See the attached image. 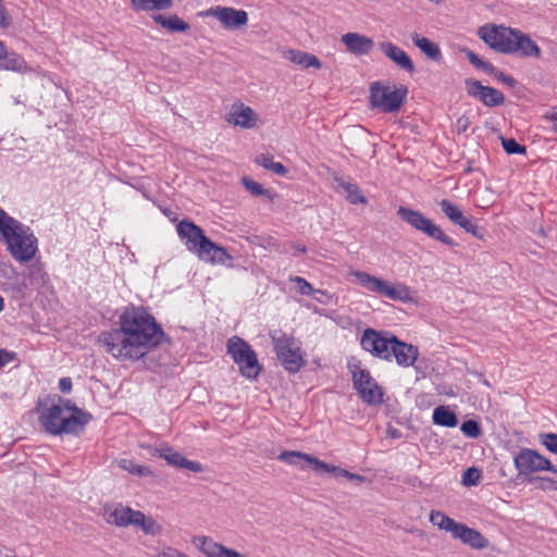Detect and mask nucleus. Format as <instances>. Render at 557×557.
Masks as SVG:
<instances>
[{"label":"nucleus","instance_id":"obj_1","mask_svg":"<svg viewBox=\"0 0 557 557\" xmlns=\"http://www.w3.org/2000/svg\"><path fill=\"white\" fill-rule=\"evenodd\" d=\"M120 327L99 336L107 352L121 360H138L157 346L163 332L144 307L129 306L119 319Z\"/></svg>","mask_w":557,"mask_h":557},{"label":"nucleus","instance_id":"obj_2","mask_svg":"<svg viewBox=\"0 0 557 557\" xmlns=\"http://www.w3.org/2000/svg\"><path fill=\"white\" fill-rule=\"evenodd\" d=\"M90 419L91 416L88 412L62 398L44 407L39 416L41 425L52 435L78 433Z\"/></svg>","mask_w":557,"mask_h":557},{"label":"nucleus","instance_id":"obj_3","mask_svg":"<svg viewBox=\"0 0 557 557\" xmlns=\"http://www.w3.org/2000/svg\"><path fill=\"white\" fill-rule=\"evenodd\" d=\"M0 239L18 262L32 260L37 251V239L29 227L10 216L0 208Z\"/></svg>","mask_w":557,"mask_h":557},{"label":"nucleus","instance_id":"obj_4","mask_svg":"<svg viewBox=\"0 0 557 557\" xmlns=\"http://www.w3.org/2000/svg\"><path fill=\"white\" fill-rule=\"evenodd\" d=\"M102 516L110 525L116 528L133 527L139 529L146 535L158 536L163 531L162 525L153 517L122 503L104 505Z\"/></svg>","mask_w":557,"mask_h":557},{"label":"nucleus","instance_id":"obj_5","mask_svg":"<svg viewBox=\"0 0 557 557\" xmlns=\"http://www.w3.org/2000/svg\"><path fill=\"white\" fill-rule=\"evenodd\" d=\"M348 275L352 282L370 293L377 294L394 301L411 302L414 293L405 283L391 282L388 280L372 275L366 271L350 269Z\"/></svg>","mask_w":557,"mask_h":557},{"label":"nucleus","instance_id":"obj_6","mask_svg":"<svg viewBox=\"0 0 557 557\" xmlns=\"http://www.w3.org/2000/svg\"><path fill=\"white\" fill-rule=\"evenodd\" d=\"M405 86H395L388 82H374L370 85V104L384 113L397 112L407 97Z\"/></svg>","mask_w":557,"mask_h":557},{"label":"nucleus","instance_id":"obj_7","mask_svg":"<svg viewBox=\"0 0 557 557\" xmlns=\"http://www.w3.org/2000/svg\"><path fill=\"white\" fill-rule=\"evenodd\" d=\"M273 346L285 370L288 372H298L305 366V359L300 343L294 336L287 334H273Z\"/></svg>","mask_w":557,"mask_h":557},{"label":"nucleus","instance_id":"obj_8","mask_svg":"<svg viewBox=\"0 0 557 557\" xmlns=\"http://www.w3.org/2000/svg\"><path fill=\"white\" fill-rule=\"evenodd\" d=\"M227 352L234 362L239 367L240 373L247 379H256L261 366L258 362L256 352L250 345L238 336H233L227 341Z\"/></svg>","mask_w":557,"mask_h":557},{"label":"nucleus","instance_id":"obj_9","mask_svg":"<svg viewBox=\"0 0 557 557\" xmlns=\"http://www.w3.org/2000/svg\"><path fill=\"white\" fill-rule=\"evenodd\" d=\"M398 216L411 227L423 234L445 244L455 246L456 243L449 237L440 225H436L432 220L424 216L421 212L407 207H399L397 211Z\"/></svg>","mask_w":557,"mask_h":557},{"label":"nucleus","instance_id":"obj_10","mask_svg":"<svg viewBox=\"0 0 557 557\" xmlns=\"http://www.w3.org/2000/svg\"><path fill=\"white\" fill-rule=\"evenodd\" d=\"M516 28L493 23L485 24L478 29V36L491 49L509 54L513 49Z\"/></svg>","mask_w":557,"mask_h":557},{"label":"nucleus","instance_id":"obj_11","mask_svg":"<svg viewBox=\"0 0 557 557\" xmlns=\"http://www.w3.org/2000/svg\"><path fill=\"white\" fill-rule=\"evenodd\" d=\"M350 372L355 388L361 399L368 405L375 406L383 401V391L370 372L359 364H350Z\"/></svg>","mask_w":557,"mask_h":557},{"label":"nucleus","instance_id":"obj_12","mask_svg":"<svg viewBox=\"0 0 557 557\" xmlns=\"http://www.w3.org/2000/svg\"><path fill=\"white\" fill-rule=\"evenodd\" d=\"M202 17L215 18L220 26L228 32L243 30L248 25V13L233 7L215 5L199 13Z\"/></svg>","mask_w":557,"mask_h":557},{"label":"nucleus","instance_id":"obj_13","mask_svg":"<svg viewBox=\"0 0 557 557\" xmlns=\"http://www.w3.org/2000/svg\"><path fill=\"white\" fill-rule=\"evenodd\" d=\"M513 462L520 474H531L541 471H549L557 474V468L547 458L530 448L521 449L515 456Z\"/></svg>","mask_w":557,"mask_h":557},{"label":"nucleus","instance_id":"obj_14","mask_svg":"<svg viewBox=\"0 0 557 557\" xmlns=\"http://www.w3.org/2000/svg\"><path fill=\"white\" fill-rule=\"evenodd\" d=\"M226 122L246 131L258 129L264 124L261 115L253 108L242 101H236L231 106L226 115Z\"/></svg>","mask_w":557,"mask_h":557},{"label":"nucleus","instance_id":"obj_15","mask_svg":"<svg viewBox=\"0 0 557 557\" xmlns=\"http://www.w3.org/2000/svg\"><path fill=\"white\" fill-rule=\"evenodd\" d=\"M395 337L368 329L361 337V347L376 358L392 361V347Z\"/></svg>","mask_w":557,"mask_h":557},{"label":"nucleus","instance_id":"obj_16","mask_svg":"<svg viewBox=\"0 0 557 557\" xmlns=\"http://www.w3.org/2000/svg\"><path fill=\"white\" fill-rule=\"evenodd\" d=\"M193 543L206 557H249L233 548H230L209 536H196Z\"/></svg>","mask_w":557,"mask_h":557},{"label":"nucleus","instance_id":"obj_17","mask_svg":"<svg viewBox=\"0 0 557 557\" xmlns=\"http://www.w3.org/2000/svg\"><path fill=\"white\" fill-rule=\"evenodd\" d=\"M438 206L441 207L442 212L450 222L461 227L467 233H470L474 236L478 235V226L474 224L473 219L467 216L458 206L447 199L441 200Z\"/></svg>","mask_w":557,"mask_h":557},{"label":"nucleus","instance_id":"obj_18","mask_svg":"<svg viewBox=\"0 0 557 557\" xmlns=\"http://www.w3.org/2000/svg\"><path fill=\"white\" fill-rule=\"evenodd\" d=\"M152 455L163 458L169 465L175 468L187 469L195 473L203 471V467L200 462L186 459L181 453L169 446L154 448Z\"/></svg>","mask_w":557,"mask_h":557},{"label":"nucleus","instance_id":"obj_19","mask_svg":"<svg viewBox=\"0 0 557 557\" xmlns=\"http://www.w3.org/2000/svg\"><path fill=\"white\" fill-rule=\"evenodd\" d=\"M467 92L480 99L487 107H496L504 102V95L497 89L488 86H483L480 82L474 79L466 81Z\"/></svg>","mask_w":557,"mask_h":557},{"label":"nucleus","instance_id":"obj_20","mask_svg":"<svg viewBox=\"0 0 557 557\" xmlns=\"http://www.w3.org/2000/svg\"><path fill=\"white\" fill-rule=\"evenodd\" d=\"M194 253L201 261L210 264H227L233 259L223 247L214 244L208 237Z\"/></svg>","mask_w":557,"mask_h":557},{"label":"nucleus","instance_id":"obj_21","mask_svg":"<svg viewBox=\"0 0 557 557\" xmlns=\"http://www.w3.org/2000/svg\"><path fill=\"white\" fill-rule=\"evenodd\" d=\"M176 231L188 251L193 253L207 238L205 232L198 225L189 221H181L176 226Z\"/></svg>","mask_w":557,"mask_h":557},{"label":"nucleus","instance_id":"obj_22","mask_svg":"<svg viewBox=\"0 0 557 557\" xmlns=\"http://www.w3.org/2000/svg\"><path fill=\"white\" fill-rule=\"evenodd\" d=\"M382 53L396 66L407 73H413L416 66L408 53L391 41H383L379 45Z\"/></svg>","mask_w":557,"mask_h":557},{"label":"nucleus","instance_id":"obj_23","mask_svg":"<svg viewBox=\"0 0 557 557\" xmlns=\"http://www.w3.org/2000/svg\"><path fill=\"white\" fill-rule=\"evenodd\" d=\"M341 42L345 46L347 52L362 57L371 52L374 47L372 38L359 33H346L341 37Z\"/></svg>","mask_w":557,"mask_h":557},{"label":"nucleus","instance_id":"obj_24","mask_svg":"<svg viewBox=\"0 0 557 557\" xmlns=\"http://www.w3.org/2000/svg\"><path fill=\"white\" fill-rule=\"evenodd\" d=\"M451 536L474 549H484L488 546V540L483 534L460 522Z\"/></svg>","mask_w":557,"mask_h":557},{"label":"nucleus","instance_id":"obj_25","mask_svg":"<svg viewBox=\"0 0 557 557\" xmlns=\"http://www.w3.org/2000/svg\"><path fill=\"white\" fill-rule=\"evenodd\" d=\"M513 49L511 53H519L524 58L540 59L542 55L541 48L539 45L531 39V37L520 29L516 28V35L513 36Z\"/></svg>","mask_w":557,"mask_h":557},{"label":"nucleus","instance_id":"obj_26","mask_svg":"<svg viewBox=\"0 0 557 557\" xmlns=\"http://www.w3.org/2000/svg\"><path fill=\"white\" fill-rule=\"evenodd\" d=\"M419 356V350L416 346L401 342L395 337L394 345L392 347V359L395 358L396 362L400 367H411L416 362Z\"/></svg>","mask_w":557,"mask_h":557},{"label":"nucleus","instance_id":"obj_27","mask_svg":"<svg viewBox=\"0 0 557 557\" xmlns=\"http://www.w3.org/2000/svg\"><path fill=\"white\" fill-rule=\"evenodd\" d=\"M284 58L290 63L300 66L302 70L322 69V62L318 57L302 50L289 49L284 53Z\"/></svg>","mask_w":557,"mask_h":557},{"label":"nucleus","instance_id":"obj_28","mask_svg":"<svg viewBox=\"0 0 557 557\" xmlns=\"http://www.w3.org/2000/svg\"><path fill=\"white\" fill-rule=\"evenodd\" d=\"M412 44L430 60L438 62L442 59V51L437 44L417 32L410 35Z\"/></svg>","mask_w":557,"mask_h":557},{"label":"nucleus","instance_id":"obj_29","mask_svg":"<svg viewBox=\"0 0 557 557\" xmlns=\"http://www.w3.org/2000/svg\"><path fill=\"white\" fill-rule=\"evenodd\" d=\"M152 20L157 24L172 33H185L189 29V24L175 14L170 16L156 14L152 16Z\"/></svg>","mask_w":557,"mask_h":557},{"label":"nucleus","instance_id":"obj_30","mask_svg":"<svg viewBox=\"0 0 557 557\" xmlns=\"http://www.w3.org/2000/svg\"><path fill=\"white\" fill-rule=\"evenodd\" d=\"M131 5L135 11H161L168 10L173 7L174 0H129Z\"/></svg>","mask_w":557,"mask_h":557},{"label":"nucleus","instance_id":"obj_31","mask_svg":"<svg viewBox=\"0 0 557 557\" xmlns=\"http://www.w3.org/2000/svg\"><path fill=\"white\" fill-rule=\"evenodd\" d=\"M433 422L441 426L455 428L458 424V418L447 406H438L433 411Z\"/></svg>","mask_w":557,"mask_h":557},{"label":"nucleus","instance_id":"obj_32","mask_svg":"<svg viewBox=\"0 0 557 557\" xmlns=\"http://www.w3.org/2000/svg\"><path fill=\"white\" fill-rule=\"evenodd\" d=\"M431 523L442 531H446L453 535L458 522L441 510H432L430 512Z\"/></svg>","mask_w":557,"mask_h":557},{"label":"nucleus","instance_id":"obj_33","mask_svg":"<svg viewBox=\"0 0 557 557\" xmlns=\"http://www.w3.org/2000/svg\"><path fill=\"white\" fill-rule=\"evenodd\" d=\"M278 460L286 462L290 466L300 467L301 469H305L304 463H308L309 455L296 451V450H285L278 455Z\"/></svg>","mask_w":557,"mask_h":557},{"label":"nucleus","instance_id":"obj_34","mask_svg":"<svg viewBox=\"0 0 557 557\" xmlns=\"http://www.w3.org/2000/svg\"><path fill=\"white\" fill-rule=\"evenodd\" d=\"M119 467L122 468L123 470L127 471L128 473L140 476V478L153 475V472L149 467L138 465L131 459L120 460Z\"/></svg>","mask_w":557,"mask_h":557},{"label":"nucleus","instance_id":"obj_35","mask_svg":"<svg viewBox=\"0 0 557 557\" xmlns=\"http://www.w3.org/2000/svg\"><path fill=\"white\" fill-rule=\"evenodd\" d=\"M336 181L338 182V185L346 191V198L350 203H367V198L363 195H361L357 185L349 182H344L342 180Z\"/></svg>","mask_w":557,"mask_h":557},{"label":"nucleus","instance_id":"obj_36","mask_svg":"<svg viewBox=\"0 0 557 557\" xmlns=\"http://www.w3.org/2000/svg\"><path fill=\"white\" fill-rule=\"evenodd\" d=\"M256 162L275 174L285 175L287 173V168L283 165L281 162H275L273 156L271 154H260L257 157Z\"/></svg>","mask_w":557,"mask_h":557},{"label":"nucleus","instance_id":"obj_37","mask_svg":"<svg viewBox=\"0 0 557 557\" xmlns=\"http://www.w3.org/2000/svg\"><path fill=\"white\" fill-rule=\"evenodd\" d=\"M3 57H4V61L2 63V67L4 70L21 72V73L27 71V64L22 57L15 54V53L8 54L7 52Z\"/></svg>","mask_w":557,"mask_h":557},{"label":"nucleus","instance_id":"obj_38","mask_svg":"<svg viewBox=\"0 0 557 557\" xmlns=\"http://www.w3.org/2000/svg\"><path fill=\"white\" fill-rule=\"evenodd\" d=\"M308 465L312 466L317 473H332L336 476L338 467L326 463L317 457L309 455Z\"/></svg>","mask_w":557,"mask_h":557},{"label":"nucleus","instance_id":"obj_39","mask_svg":"<svg viewBox=\"0 0 557 557\" xmlns=\"http://www.w3.org/2000/svg\"><path fill=\"white\" fill-rule=\"evenodd\" d=\"M529 483L535 484L542 491H557V480L548 476H532Z\"/></svg>","mask_w":557,"mask_h":557},{"label":"nucleus","instance_id":"obj_40","mask_svg":"<svg viewBox=\"0 0 557 557\" xmlns=\"http://www.w3.org/2000/svg\"><path fill=\"white\" fill-rule=\"evenodd\" d=\"M460 430L469 438H478L482 434L480 424L474 420L465 421L461 424Z\"/></svg>","mask_w":557,"mask_h":557},{"label":"nucleus","instance_id":"obj_41","mask_svg":"<svg viewBox=\"0 0 557 557\" xmlns=\"http://www.w3.org/2000/svg\"><path fill=\"white\" fill-rule=\"evenodd\" d=\"M467 58H468L469 62H470L473 66H475V67H478V69H481V70H483L484 72H486V73H488V74H492V73H494V72H495V67H494L492 64H490V63H487V62L483 61V60H482L478 54H475L473 51L468 50V51H467Z\"/></svg>","mask_w":557,"mask_h":557},{"label":"nucleus","instance_id":"obj_42","mask_svg":"<svg viewBox=\"0 0 557 557\" xmlns=\"http://www.w3.org/2000/svg\"><path fill=\"white\" fill-rule=\"evenodd\" d=\"M481 480V472L476 468H469L462 474V484L465 486H473L479 484Z\"/></svg>","mask_w":557,"mask_h":557},{"label":"nucleus","instance_id":"obj_43","mask_svg":"<svg viewBox=\"0 0 557 557\" xmlns=\"http://www.w3.org/2000/svg\"><path fill=\"white\" fill-rule=\"evenodd\" d=\"M540 441L550 453L557 455V434H555V433L540 434Z\"/></svg>","mask_w":557,"mask_h":557},{"label":"nucleus","instance_id":"obj_44","mask_svg":"<svg viewBox=\"0 0 557 557\" xmlns=\"http://www.w3.org/2000/svg\"><path fill=\"white\" fill-rule=\"evenodd\" d=\"M243 185L255 196L267 195L269 191L265 190L258 182L252 181L248 177H243Z\"/></svg>","mask_w":557,"mask_h":557},{"label":"nucleus","instance_id":"obj_45","mask_svg":"<svg viewBox=\"0 0 557 557\" xmlns=\"http://www.w3.org/2000/svg\"><path fill=\"white\" fill-rule=\"evenodd\" d=\"M502 144H503L504 150L509 154L525 152V148L523 146H521L520 144H518L515 139L503 138Z\"/></svg>","mask_w":557,"mask_h":557},{"label":"nucleus","instance_id":"obj_46","mask_svg":"<svg viewBox=\"0 0 557 557\" xmlns=\"http://www.w3.org/2000/svg\"><path fill=\"white\" fill-rule=\"evenodd\" d=\"M292 281L297 284L301 295H310L314 292L312 285L300 276H295Z\"/></svg>","mask_w":557,"mask_h":557},{"label":"nucleus","instance_id":"obj_47","mask_svg":"<svg viewBox=\"0 0 557 557\" xmlns=\"http://www.w3.org/2000/svg\"><path fill=\"white\" fill-rule=\"evenodd\" d=\"M153 557H187L184 553L176 548L166 546L158 552Z\"/></svg>","mask_w":557,"mask_h":557},{"label":"nucleus","instance_id":"obj_48","mask_svg":"<svg viewBox=\"0 0 557 557\" xmlns=\"http://www.w3.org/2000/svg\"><path fill=\"white\" fill-rule=\"evenodd\" d=\"M336 476H343L348 480L358 481L359 483H363L366 481L364 476H362L360 474L351 473V472H349L345 469H341V468L337 469Z\"/></svg>","mask_w":557,"mask_h":557},{"label":"nucleus","instance_id":"obj_49","mask_svg":"<svg viewBox=\"0 0 557 557\" xmlns=\"http://www.w3.org/2000/svg\"><path fill=\"white\" fill-rule=\"evenodd\" d=\"M471 121L467 115H461L456 122V131L461 134L468 131L470 127Z\"/></svg>","mask_w":557,"mask_h":557},{"label":"nucleus","instance_id":"obj_50","mask_svg":"<svg viewBox=\"0 0 557 557\" xmlns=\"http://www.w3.org/2000/svg\"><path fill=\"white\" fill-rule=\"evenodd\" d=\"M15 359V354L0 349V368L4 367L9 362L13 361Z\"/></svg>","mask_w":557,"mask_h":557},{"label":"nucleus","instance_id":"obj_51","mask_svg":"<svg viewBox=\"0 0 557 557\" xmlns=\"http://www.w3.org/2000/svg\"><path fill=\"white\" fill-rule=\"evenodd\" d=\"M493 74H495V76L498 81H500L509 86H513L516 83V81L512 77L504 74L503 72H498L495 70V72Z\"/></svg>","mask_w":557,"mask_h":557},{"label":"nucleus","instance_id":"obj_52","mask_svg":"<svg viewBox=\"0 0 557 557\" xmlns=\"http://www.w3.org/2000/svg\"><path fill=\"white\" fill-rule=\"evenodd\" d=\"M59 387L63 393H69L72 389V381L70 377H63L59 382Z\"/></svg>","mask_w":557,"mask_h":557},{"label":"nucleus","instance_id":"obj_53","mask_svg":"<svg viewBox=\"0 0 557 557\" xmlns=\"http://www.w3.org/2000/svg\"><path fill=\"white\" fill-rule=\"evenodd\" d=\"M546 117L553 123L554 129L557 131V108H554Z\"/></svg>","mask_w":557,"mask_h":557},{"label":"nucleus","instance_id":"obj_54","mask_svg":"<svg viewBox=\"0 0 557 557\" xmlns=\"http://www.w3.org/2000/svg\"><path fill=\"white\" fill-rule=\"evenodd\" d=\"M5 54V48L2 41H0V59Z\"/></svg>","mask_w":557,"mask_h":557},{"label":"nucleus","instance_id":"obj_55","mask_svg":"<svg viewBox=\"0 0 557 557\" xmlns=\"http://www.w3.org/2000/svg\"><path fill=\"white\" fill-rule=\"evenodd\" d=\"M3 304H4L3 297L0 296V311H2V309H3Z\"/></svg>","mask_w":557,"mask_h":557},{"label":"nucleus","instance_id":"obj_56","mask_svg":"<svg viewBox=\"0 0 557 557\" xmlns=\"http://www.w3.org/2000/svg\"><path fill=\"white\" fill-rule=\"evenodd\" d=\"M299 251L306 252L305 248H299Z\"/></svg>","mask_w":557,"mask_h":557},{"label":"nucleus","instance_id":"obj_57","mask_svg":"<svg viewBox=\"0 0 557 557\" xmlns=\"http://www.w3.org/2000/svg\"><path fill=\"white\" fill-rule=\"evenodd\" d=\"M299 251L306 252L305 248H299Z\"/></svg>","mask_w":557,"mask_h":557}]
</instances>
